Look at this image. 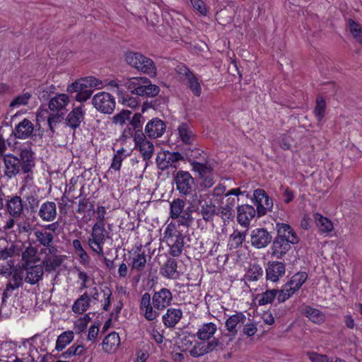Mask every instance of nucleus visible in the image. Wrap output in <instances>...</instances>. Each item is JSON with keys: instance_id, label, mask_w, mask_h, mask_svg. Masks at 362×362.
<instances>
[{"instance_id": "5701e85b", "label": "nucleus", "mask_w": 362, "mask_h": 362, "mask_svg": "<svg viewBox=\"0 0 362 362\" xmlns=\"http://www.w3.org/2000/svg\"><path fill=\"white\" fill-rule=\"evenodd\" d=\"M286 268L283 262L274 261L269 263L266 269V278L273 282L279 281L285 274Z\"/></svg>"}, {"instance_id": "09e8293b", "label": "nucleus", "mask_w": 362, "mask_h": 362, "mask_svg": "<svg viewBox=\"0 0 362 362\" xmlns=\"http://www.w3.org/2000/svg\"><path fill=\"white\" fill-rule=\"evenodd\" d=\"M25 207L28 210H30V212H35L37 211V208L39 206V198L35 192H30L29 194L25 197Z\"/></svg>"}, {"instance_id": "423d86ee", "label": "nucleus", "mask_w": 362, "mask_h": 362, "mask_svg": "<svg viewBox=\"0 0 362 362\" xmlns=\"http://www.w3.org/2000/svg\"><path fill=\"white\" fill-rule=\"evenodd\" d=\"M253 199L257 206L258 217L264 216L268 211H272L273 201L264 189L260 188L255 189L253 192Z\"/></svg>"}, {"instance_id": "8fccbe9b", "label": "nucleus", "mask_w": 362, "mask_h": 362, "mask_svg": "<svg viewBox=\"0 0 362 362\" xmlns=\"http://www.w3.org/2000/svg\"><path fill=\"white\" fill-rule=\"evenodd\" d=\"M74 89H76V90H70L67 91L69 93H76V95L75 96V100L78 102L83 103L86 101L88 98H90L91 95L93 93V90L92 89H87V88H74Z\"/></svg>"}, {"instance_id": "bb28decb", "label": "nucleus", "mask_w": 362, "mask_h": 362, "mask_svg": "<svg viewBox=\"0 0 362 362\" xmlns=\"http://www.w3.org/2000/svg\"><path fill=\"white\" fill-rule=\"evenodd\" d=\"M6 209L13 218H19L23 211V204L19 196H13L6 200Z\"/></svg>"}, {"instance_id": "79ce46f5", "label": "nucleus", "mask_w": 362, "mask_h": 362, "mask_svg": "<svg viewBox=\"0 0 362 362\" xmlns=\"http://www.w3.org/2000/svg\"><path fill=\"white\" fill-rule=\"evenodd\" d=\"M125 153L126 150L124 148L117 151L116 153L112 158L110 168L115 170V171L120 170L122 161L129 155V153Z\"/></svg>"}, {"instance_id": "338daca9", "label": "nucleus", "mask_w": 362, "mask_h": 362, "mask_svg": "<svg viewBox=\"0 0 362 362\" xmlns=\"http://www.w3.org/2000/svg\"><path fill=\"white\" fill-rule=\"evenodd\" d=\"M16 246L11 244L9 247H6L3 250H0V258L2 259H6L7 258L12 257L15 252Z\"/></svg>"}, {"instance_id": "20e7f679", "label": "nucleus", "mask_w": 362, "mask_h": 362, "mask_svg": "<svg viewBox=\"0 0 362 362\" xmlns=\"http://www.w3.org/2000/svg\"><path fill=\"white\" fill-rule=\"evenodd\" d=\"M106 238H109L110 236L105 230V225L94 224L87 243L93 252L100 256H103V245L105 243Z\"/></svg>"}, {"instance_id": "473e14b6", "label": "nucleus", "mask_w": 362, "mask_h": 362, "mask_svg": "<svg viewBox=\"0 0 362 362\" xmlns=\"http://www.w3.org/2000/svg\"><path fill=\"white\" fill-rule=\"evenodd\" d=\"M177 130L182 141L188 146H192L195 139V136L191 130L189 124L187 123H182L179 125Z\"/></svg>"}, {"instance_id": "39448f33", "label": "nucleus", "mask_w": 362, "mask_h": 362, "mask_svg": "<svg viewBox=\"0 0 362 362\" xmlns=\"http://www.w3.org/2000/svg\"><path fill=\"white\" fill-rule=\"evenodd\" d=\"M94 107L101 113L112 114L115 108V100L113 95L107 92H100L92 99Z\"/></svg>"}, {"instance_id": "37998d69", "label": "nucleus", "mask_w": 362, "mask_h": 362, "mask_svg": "<svg viewBox=\"0 0 362 362\" xmlns=\"http://www.w3.org/2000/svg\"><path fill=\"white\" fill-rule=\"evenodd\" d=\"M34 235L40 245L44 247H49L50 246V243H53L54 235L51 233L36 230Z\"/></svg>"}, {"instance_id": "1a4fd4ad", "label": "nucleus", "mask_w": 362, "mask_h": 362, "mask_svg": "<svg viewBox=\"0 0 362 362\" xmlns=\"http://www.w3.org/2000/svg\"><path fill=\"white\" fill-rule=\"evenodd\" d=\"M176 188L180 193L187 195L191 194L194 180L187 171L179 170L174 177Z\"/></svg>"}, {"instance_id": "603ef678", "label": "nucleus", "mask_w": 362, "mask_h": 362, "mask_svg": "<svg viewBox=\"0 0 362 362\" xmlns=\"http://www.w3.org/2000/svg\"><path fill=\"white\" fill-rule=\"evenodd\" d=\"M263 271L257 264L252 265L245 275L246 279L250 281H257L259 277L262 276Z\"/></svg>"}, {"instance_id": "cd10ccee", "label": "nucleus", "mask_w": 362, "mask_h": 362, "mask_svg": "<svg viewBox=\"0 0 362 362\" xmlns=\"http://www.w3.org/2000/svg\"><path fill=\"white\" fill-rule=\"evenodd\" d=\"M70 102L69 96L65 93L57 94L51 98L48 107L52 112H60L66 108Z\"/></svg>"}, {"instance_id": "49530a36", "label": "nucleus", "mask_w": 362, "mask_h": 362, "mask_svg": "<svg viewBox=\"0 0 362 362\" xmlns=\"http://www.w3.org/2000/svg\"><path fill=\"white\" fill-rule=\"evenodd\" d=\"M350 33L354 38L360 44H362V29L359 23L349 18L348 21Z\"/></svg>"}, {"instance_id": "3c124183", "label": "nucleus", "mask_w": 362, "mask_h": 362, "mask_svg": "<svg viewBox=\"0 0 362 362\" xmlns=\"http://www.w3.org/2000/svg\"><path fill=\"white\" fill-rule=\"evenodd\" d=\"M146 264V257L144 252L138 254L132 259V269H135L137 272H142Z\"/></svg>"}, {"instance_id": "9d476101", "label": "nucleus", "mask_w": 362, "mask_h": 362, "mask_svg": "<svg viewBox=\"0 0 362 362\" xmlns=\"http://www.w3.org/2000/svg\"><path fill=\"white\" fill-rule=\"evenodd\" d=\"M176 71L179 75H182L187 80V86L193 94L199 97L202 93V87L197 77L194 73L185 64H180L176 67Z\"/></svg>"}, {"instance_id": "c85d7f7f", "label": "nucleus", "mask_w": 362, "mask_h": 362, "mask_svg": "<svg viewBox=\"0 0 362 362\" xmlns=\"http://www.w3.org/2000/svg\"><path fill=\"white\" fill-rule=\"evenodd\" d=\"M245 320L246 317L242 312L236 313L226 320L225 323L226 329L233 336H235L238 332V325L239 324H244Z\"/></svg>"}, {"instance_id": "5fc2aeb1", "label": "nucleus", "mask_w": 362, "mask_h": 362, "mask_svg": "<svg viewBox=\"0 0 362 362\" xmlns=\"http://www.w3.org/2000/svg\"><path fill=\"white\" fill-rule=\"evenodd\" d=\"M276 296H277V290H267L265 292L261 294L260 298L258 300L259 305H264L271 303L274 300Z\"/></svg>"}, {"instance_id": "b1692460", "label": "nucleus", "mask_w": 362, "mask_h": 362, "mask_svg": "<svg viewBox=\"0 0 362 362\" xmlns=\"http://www.w3.org/2000/svg\"><path fill=\"white\" fill-rule=\"evenodd\" d=\"M102 84V81L93 76H87L84 78H81L74 83L68 85L66 91L76 90L74 88H87L92 89V88L97 87Z\"/></svg>"}, {"instance_id": "6e6d98bb", "label": "nucleus", "mask_w": 362, "mask_h": 362, "mask_svg": "<svg viewBox=\"0 0 362 362\" xmlns=\"http://www.w3.org/2000/svg\"><path fill=\"white\" fill-rule=\"evenodd\" d=\"M202 153H204V151L196 147L191 148V146H189L184 150V154L190 163L195 159L199 158Z\"/></svg>"}, {"instance_id": "7ed1b4c3", "label": "nucleus", "mask_w": 362, "mask_h": 362, "mask_svg": "<svg viewBox=\"0 0 362 362\" xmlns=\"http://www.w3.org/2000/svg\"><path fill=\"white\" fill-rule=\"evenodd\" d=\"M125 87L132 93L139 96L155 97L160 92V88L152 84L151 81L144 76L133 77L125 82Z\"/></svg>"}, {"instance_id": "bf43d9fd", "label": "nucleus", "mask_w": 362, "mask_h": 362, "mask_svg": "<svg viewBox=\"0 0 362 362\" xmlns=\"http://www.w3.org/2000/svg\"><path fill=\"white\" fill-rule=\"evenodd\" d=\"M132 112L128 110H123L120 112L113 116L112 120L114 124H119L123 125L125 124L127 120L130 119V115Z\"/></svg>"}, {"instance_id": "7c9ffc66", "label": "nucleus", "mask_w": 362, "mask_h": 362, "mask_svg": "<svg viewBox=\"0 0 362 362\" xmlns=\"http://www.w3.org/2000/svg\"><path fill=\"white\" fill-rule=\"evenodd\" d=\"M201 214L206 222L212 221L214 216H217V207L211 199L204 200V203L201 205Z\"/></svg>"}, {"instance_id": "a878e982", "label": "nucleus", "mask_w": 362, "mask_h": 362, "mask_svg": "<svg viewBox=\"0 0 362 362\" xmlns=\"http://www.w3.org/2000/svg\"><path fill=\"white\" fill-rule=\"evenodd\" d=\"M281 238H275L272 245V254L277 259H281L291 249L292 243Z\"/></svg>"}, {"instance_id": "052dcab7", "label": "nucleus", "mask_w": 362, "mask_h": 362, "mask_svg": "<svg viewBox=\"0 0 362 362\" xmlns=\"http://www.w3.org/2000/svg\"><path fill=\"white\" fill-rule=\"evenodd\" d=\"M30 98L31 95L29 93H25L18 95L11 102L10 107H13L15 106L25 105L28 103Z\"/></svg>"}, {"instance_id": "0e129e2a", "label": "nucleus", "mask_w": 362, "mask_h": 362, "mask_svg": "<svg viewBox=\"0 0 362 362\" xmlns=\"http://www.w3.org/2000/svg\"><path fill=\"white\" fill-rule=\"evenodd\" d=\"M307 356L312 362H328L330 358L325 354H320L314 351H308Z\"/></svg>"}, {"instance_id": "ddd939ff", "label": "nucleus", "mask_w": 362, "mask_h": 362, "mask_svg": "<svg viewBox=\"0 0 362 362\" xmlns=\"http://www.w3.org/2000/svg\"><path fill=\"white\" fill-rule=\"evenodd\" d=\"M172 300L173 294L166 288L155 291L152 296V304L157 310H163L171 304Z\"/></svg>"}, {"instance_id": "e2e57ef3", "label": "nucleus", "mask_w": 362, "mask_h": 362, "mask_svg": "<svg viewBox=\"0 0 362 362\" xmlns=\"http://www.w3.org/2000/svg\"><path fill=\"white\" fill-rule=\"evenodd\" d=\"M170 246L169 253L172 257H179L182 252L184 243L179 241H173V243L168 244Z\"/></svg>"}, {"instance_id": "0eeeda50", "label": "nucleus", "mask_w": 362, "mask_h": 362, "mask_svg": "<svg viewBox=\"0 0 362 362\" xmlns=\"http://www.w3.org/2000/svg\"><path fill=\"white\" fill-rule=\"evenodd\" d=\"M202 341L194 344V347L189 351L192 357H199L206 354L210 353L216 349L221 350L225 349L223 341L218 338H214L211 341L204 342Z\"/></svg>"}, {"instance_id": "a18cd8bd", "label": "nucleus", "mask_w": 362, "mask_h": 362, "mask_svg": "<svg viewBox=\"0 0 362 362\" xmlns=\"http://www.w3.org/2000/svg\"><path fill=\"white\" fill-rule=\"evenodd\" d=\"M191 165L192 167V170L199 174L200 178L207 174L211 173L213 170V168L206 163H200L196 160H193L191 163Z\"/></svg>"}, {"instance_id": "f03ea898", "label": "nucleus", "mask_w": 362, "mask_h": 362, "mask_svg": "<svg viewBox=\"0 0 362 362\" xmlns=\"http://www.w3.org/2000/svg\"><path fill=\"white\" fill-rule=\"evenodd\" d=\"M126 62L132 67L151 77L157 75V68L154 62L149 57L136 52H127L124 54Z\"/></svg>"}, {"instance_id": "c756f323", "label": "nucleus", "mask_w": 362, "mask_h": 362, "mask_svg": "<svg viewBox=\"0 0 362 362\" xmlns=\"http://www.w3.org/2000/svg\"><path fill=\"white\" fill-rule=\"evenodd\" d=\"M120 344V338L119 334L112 332L107 335L102 343L103 349L107 353L114 352Z\"/></svg>"}, {"instance_id": "f704fd0d", "label": "nucleus", "mask_w": 362, "mask_h": 362, "mask_svg": "<svg viewBox=\"0 0 362 362\" xmlns=\"http://www.w3.org/2000/svg\"><path fill=\"white\" fill-rule=\"evenodd\" d=\"M177 262L173 258H168L160 268V273L168 279H175L177 273Z\"/></svg>"}, {"instance_id": "393cba45", "label": "nucleus", "mask_w": 362, "mask_h": 362, "mask_svg": "<svg viewBox=\"0 0 362 362\" xmlns=\"http://www.w3.org/2000/svg\"><path fill=\"white\" fill-rule=\"evenodd\" d=\"M277 235L276 238H281L284 240H289L293 245L297 244L299 238L293 229L286 223H277L276 224Z\"/></svg>"}, {"instance_id": "680f3d73", "label": "nucleus", "mask_w": 362, "mask_h": 362, "mask_svg": "<svg viewBox=\"0 0 362 362\" xmlns=\"http://www.w3.org/2000/svg\"><path fill=\"white\" fill-rule=\"evenodd\" d=\"M144 122L145 118L141 113H135L132 118L129 119L130 125L136 130H142V125Z\"/></svg>"}, {"instance_id": "6e6552de", "label": "nucleus", "mask_w": 362, "mask_h": 362, "mask_svg": "<svg viewBox=\"0 0 362 362\" xmlns=\"http://www.w3.org/2000/svg\"><path fill=\"white\" fill-rule=\"evenodd\" d=\"M134 141L135 146L139 148L144 160H149L153 154L154 146L152 142L146 139L142 130L138 129L135 132Z\"/></svg>"}, {"instance_id": "9b49d317", "label": "nucleus", "mask_w": 362, "mask_h": 362, "mask_svg": "<svg viewBox=\"0 0 362 362\" xmlns=\"http://www.w3.org/2000/svg\"><path fill=\"white\" fill-rule=\"evenodd\" d=\"M13 134L17 139H25L28 138H33V136H39L41 139L42 133L37 134L34 130V125L28 119H23L19 122L13 131Z\"/></svg>"}, {"instance_id": "4d7b16f0", "label": "nucleus", "mask_w": 362, "mask_h": 362, "mask_svg": "<svg viewBox=\"0 0 362 362\" xmlns=\"http://www.w3.org/2000/svg\"><path fill=\"white\" fill-rule=\"evenodd\" d=\"M63 119L64 113L62 112H57V113L49 114L47 118V123L52 133H54V126L60 123Z\"/></svg>"}, {"instance_id": "a19ab883", "label": "nucleus", "mask_w": 362, "mask_h": 362, "mask_svg": "<svg viewBox=\"0 0 362 362\" xmlns=\"http://www.w3.org/2000/svg\"><path fill=\"white\" fill-rule=\"evenodd\" d=\"M185 202L181 199H173L172 202H170V217L173 219H176L177 217L180 216L185 210Z\"/></svg>"}, {"instance_id": "58836bf2", "label": "nucleus", "mask_w": 362, "mask_h": 362, "mask_svg": "<svg viewBox=\"0 0 362 362\" xmlns=\"http://www.w3.org/2000/svg\"><path fill=\"white\" fill-rule=\"evenodd\" d=\"M246 232H240L238 230L233 231L230 235L228 246L230 249H237L240 247L245 240Z\"/></svg>"}, {"instance_id": "f3484780", "label": "nucleus", "mask_w": 362, "mask_h": 362, "mask_svg": "<svg viewBox=\"0 0 362 362\" xmlns=\"http://www.w3.org/2000/svg\"><path fill=\"white\" fill-rule=\"evenodd\" d=\"M257 210L249 204H242L237 207V221L243 227H248L255 218Z\"/></svg>"}, {"instance_id": "4be33fe9", "label": "nucleus", "mask_w": 362, "mask_h": 362, "mask_svg": "<svg viewBox=\"0 0 362 362\" xmlns=\"http://www.w3.org/2000/svg\"><path fill=\"white\" fill-rule=\"evenodd\" d=\"M57 215V205L54 202L47 201L40 206L38 216L42 221L47 222L54 221Z\"/></svg>"}, {"instance_id": "2eb2a0df", "label": "nucleus", "mask_w": 362, "mask_h": 362, "mask_svg": "<svg viewBox=\"0 0 362 362\" xmlns=\"http://www.w3.org/2000/svg\"><path fill=\"white\" fill-rule=\"evenodd\" d=\"M23 277L21 272H15L12 274L6 284V288L2 294V304L6 302L8 297L13 294L15 291H17L19 287L23 286Z\"/></svg>"}, {"instance_id": "69168bd1", "label": "nucleus", "mask_w": 362, "mask_h": 362, "mask_svg": "<svg viewBox=\"0 0 362 362\" xmlns=\"http://www.w3.org/2000/svg\"><path fill=\"white\" fill-rule=\"evenodd\" d=\"M189 1L193 8L198 11L201 14H206L207 10L205 4L202 0H189Z\"/></svg>"}, {"instance_id": "864d4df0", "label": "nucleus", "mask_w": 362, "mask_h": 362, "mask_svg": "<svg viewBox=\"0 0 362 362\" xmlns=\"http://www.w3.org/2000/svg\"><path fill=\"white\" fill-rule=\"evenodd\" d=\"M295 289H292L286 284L283 288L277 290V300L279 303H284L295 293Z\"/></svg>"}, {"instance_id": "de8ad7c7", "label": "nucleus", "mask_w": 362, "mask_h": 362, "mask_svg": "<svg viewBox=\"0 0 362 362\" xmlns=\"http://www.w3.org/2000/svg\"><path fill=\"white\" fill-rule=\"evenodd\" d=\"M192 211L189 207H187L183 212L182 214H180L179 217H177L176 219L179 225L185 226L186 228H189L191 226L194 221V218L192 215Z\"/></svg>"}, {"instance_id": "aec40b11", "label": "nucleus", "mask_w": 362, "mask_h": 362, "mask_svg": "<svg viewBox=\"0 0 362 362\" xmlns=\"http://www.w3.org/2000/svg\"><path fill=\"white\" fill-rule=\"evenodd\" d=\"M24 269L26 271V276L25 281L34 285L38 283L44 274V269L41 264L29 266L28 263L23 266Z\"/></svg>"}, {"instance_id": "412c9836", "label": "nucleus", "mask_w": 362, "mask_h": 362, "mask_svg": "<svg viewBox=\"0 0 362 362\" xmlns=\"http://www.w3.org/2000/svg\"><path fill=\"white\" fill-rule=\"evenodd\" d=\"M182 311L180 308H168L162 316V321L167 328H174L182 317Z\"/></svg>"}, {"instance_id": "2f4dec72", "label": "nucleus", "mask_w": 362, "mask_h": 362, "mask_svg": "<svg viewBox=\"0 0 362 362\" xmlns=\"http://www.w3.org/2000/svg\"><path fill=\"white\" fill-rule=\"evenodd\" d=\"M217 330L216 325L213 322L204 324L194 335L201 341H208L214 335Z\"/></svg>"}, {"instance_id": "ea45409f", "label": "nucleus", "mask_w": 362, "mask_h": 362, "mask_svg": "<svg viewBox=\"0 0 362 362\" xmlns=\"http://www.w3.org/2000/svg\"><path fill=\"white\" fill-rule=\"evenodd\" d=\"M74 336L72 331H66L62 333L57 339L55 346L56 350L62 351L66 345L72 341Z\"/></svg>"}, {"instance_id": "e433bc0d", "label": "nucleus", "mask_w": 362, "mask_h": 362, "mask_svg": "<svg viewBox=\"0 0 362 362\" xmlns=\"http://www.w3.org/2000/svg\"><path fill=\"white\" fill-rule=\"evenodd\" d=\"M314 218L320 233H328L333 230L332 222L327 218L317 213L314 214Z\"/></svg>"}, {"instance_id": "4c0bfd02", "label": "nucleus", "mask_w": 362, "mask_h": 362, "mask_svg": "<svg viewBox=\"0 0 362 362\" xmlns=\"http://www.w3.org/2000/svg\"><path fill=\"white\" fill-rule=\"evenodd\" d=\"M308 274L305 272H299L295 274L291 279L286 283L287 286H290L292 289H295V292L298 291L302 285L308 279Z\"/></svg>"}, {"instance_id": "a211bd4d", "label": "nucleus", "mask_w": 362, "mask_h": 362, "mask_svg": "<svg viewBox=\"0 0 362 362\" xmlns=\"http://www.w3.org/2000/svg\"><path fill=\"white\" fill-rule=\"evenodd\" d=\"M84 118L85 110H83V105H80L73 108L67 115L65 119V123L68 127L75 130L80 127Z\"/></svg>"}, {"instance_id": "6ab92c4d", "label": "nucleus", "mask_w": 362, "mask_h": 362, "mask_svg": "<svg viewBox=\"0 0 362 362\" xmlns=\"http://www.w3.org/2000/svg\"><path fill=\"white\" fill-rule=\"evenodd\" d=\"M238 201L239 198L228 197L226 199V204L217 209V216H220L224 223L234 218V208Z\"/></svg>"}, {"instance_id": "f8f14e48", "label": "nucleus", "mask_w": 362, "mask_h": 362, "mask_svg": "<svg viewBox=\"0 0 362 362\" xmlns=\"http://www.w3.org/2000/svg\"><path fill=\"white\" fill-rule=\"evenodd\" d=\"M272 240L271 233L264 228H255L251 231V245L257 249L266 247L272 242Z\"/></svg>"}, {"instance_id": "774afa93", "label": "nucleus", "mask_w": 362, "mask_h": 362, "mask_svg": "<svg viewBox=\"0 0 362 362\" xmlns=\"http://www.w3.org/2000/svg\"><path fill=\"white\" fill-rule=\"evenodd\" d=\"M279 144L283 150H289L291 146L290 136L286 134L281 135L279 137Z\"/></svg>"}, {"instance_id": "dca6fc26", "label": "nucleus", "mask_w": 362, "mask_h": 362, "mask_svg": "<svg viewBox=\"0 0 362 362\" xmlns=\"http://www.w3.org/2000/svg\"><path fill=\"white\" fill-rule=\"evenodd\" d=\"M166 129L165 123L157 117L148 122L145 127V135L151 139L160 137Z\"/></svg>"}, {"instance_id": "f257e3e1", "label": "nucleus", "mask_w": 362, "mask_h": 362, "mask_svg": "<svg viewBox=\"0 0 362 362\" xmlns=\"http://www.w3.org/2000/svg\"><path fill=\"white\" fill-rule=\"evenodd\" d=\"M5 165L4 175L8 178L15 177L18 173H29L35 166L34 153L30 148H21L19 157L12 154L4 156Z\"/></svg>"}, {"instance_id": "72a5a7b5", "label": "nucleus", "mask_w": 362, "mask_h": 362, "mask_svg": "<svg viewBox=\"0 0 362 362\" xmlns=\"http://www.w3.org/2000/svg\"><path fill=\"white\" fill-rule=\"evenodd\" d=\"M90 298L87 293L81 295L73 304L72 310L76 314H82L90 307Z\"/></svg>"}, {"instance_id": "c03bdc74", "label": "nucleus", "mask_w": 362, "mask_h": 362, "mask_svg": "<svg viewBox=\"0 0 362 362\" xmlns=\"http://www.w3.org/2000/svg\"><path fill=\"white\" fill-rule=\"evenodd\" d=\"M326 102L325 98L318 95L316 98V105L314 109V114L318 122H321L325 116Z\"/></svg>"}, {"instance_id": "13d9d810", "label": "nucleus", "mask_w": 362, "mask_h": 362, "mask_svg": "<svg viewBox=\"0 0 362 362\" xmlns=\"http://www.w3.org/2000/svg\"><path fill=\"white\" fill-rule=\"evenodd\" d=\"M141 313L144 315V317L148 321H153L156 320L159 316V311L155 309L153 305H151L148 307H146L143 310H140Z\"/></svg>"}, {"instance_id": "c9c22d12", "label": "nucleus", "mask_w": 362, "mask_h": 362, "mask_svg": "<svg viewBox=\"0 0 362 362\" xmlns=\"http://www.w3.org/2000/svg\"><path fill=\"white\" fill-rule=\"evenodd\" d=\"M303 313L314 323H322L325 320V315L318 309L305 305L303 309Z\"/></svg>"}, {"instance_id": "4468645a", "label": "nucleus", "mask_w": 362, "mask_h": 362, "mask_svg": "<svg viewBox=\"0 0 362 362\" xmlns=\"http://www.w3.org/2000/svg\"><path fill=\"white\" fill-rule=\"evenodd\" d=\"M184 160V156L178 151H163L158 155L156 161L160 169L164 170L174 163Z\"/></svg>"}]
</instances>
